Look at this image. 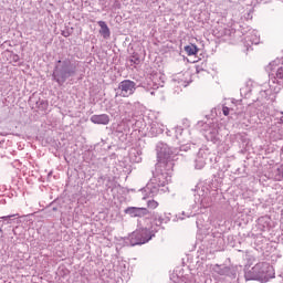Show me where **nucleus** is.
<instances>
[{
  "mask_svg": "<svg viewBox=\"0 0 283 283\" xmlns=\"http://www.w3.org/2000/svg\"><path fill=\"white\" fill-rule=\"evenodd\" d=\"M165 132V126L158 124V123H153L150 127V134L153 136H158V134H163Z\"/></svg>",
  "mask_w": 283,
  "mask_h": 283,
  "instance_id": "nucleus-14",
  "label": "nucleus"
},
{
  "mask_svg": "<svg viewBox=\"0 0 283 283\" xmlns=\"http://www.w3.org/2000/svg\"><path fill=\"white\" fill-rule=\"evenodd\" d=\"M130 158H132V160H134V158L132 157V155H130Z\"/></svg>",
  "mask_w": 283,
  "mask_h": 283,
  "instance_id": "nucleus-33",
  "label": "nucleus"
},
{
  "mask_svg": "<svg viewBox=\"0 0 283 283\" xmlns=\"http://www.w3.org/2000/svg\"><path fill=\"white\" fill-rule=\"evenodd\" d=\"M182 127H176L175 128V136H176V138H177V140H180V137L182 136Z\"/></svg>",
  "mask_w": 283,
  "mask_h": 283,
  "instance_id": "nucleus-22",
  "label": "nucleus"
},
{
  "mask_svg": "<svg viewBox=\"0 0 283 283\" xmlns=\"http://www.w3.org/2000/svg\"><path fill=\"white\" fill-rule=\"evenodd\" d=\"M136 92V82L132 80H124L115 88V96H120L122 98H129Z\"/></svg>",
  "mask_w": 283,
  "mask_h": 283,
  "instance_id": "nucleus-6",
  "label": "nucleus"
},
{
  "mask_svg": "<svg viewBox=\"0 0 283 283\" xmlns=\"http://www.w3.org/2000/svg\"><path fill=\"white\" fill-rule=\"evenodd\" d=\"M273 92H277V88L270 85V88L264 87L260 91V96L261 98H269L273 95Z\"/></svg>",
  "mask_w": 283,
  "mask_h": 283,
  "instance_id": "nucleus-16",
  "label": "nucleus"
},
{
  "mask_svg": "<svg viewBox=\"0 0 283 283\" xmlns=\"http://www.w3.org/2000/svg\"><path fill=\"white\" fill-rule=\"evenodd\" d=\"M182 76H185V74L180 73L177 76V80L175 78V81H178V84L181 85L182 87H187L188 83L182 80Z\"/></svg>",
  "mask_w": 283,
  "mask_h": 283,
  "instance_id": "nucleus-20",
  "label": "nucleus"
},
{
  "mask_svg": "<svg viewBox=\"0 0 283 283\" xmlns=\"http://www.w3.org/2000/svg\"><path fill=\"white\" fill-rule=\"evenodd\" d=\"M269 76L274 78L279 85H283V63L282 60L276 59L266 66Z\"/></svg>",
  "mask_w": 283,
  "mask_h": 283,
  "instance_id": "nucleus-5",
  "label": "nucleus"
},
{
  "mask_svg": "<svg viewBox=\"0 0 283 283\" xmlns=\"http://www.w3.org/2000/svg\"><path fill=\"white\" fill-rule=\"evenodd\" d=\"M154 237V230L151 228H143L136 230L129 235L130 247H136V244H146Z\"/></svg>",
  "mask_w": 283,
  "mask_h": 283,
  "instance_id": "nucleus-4",
  "label": "nucleus"
},
{
  "mask_svg": "<svg viewBox=\"0 0 283 283\" xmlns=\"http://www.w3.org/2000/svg\"><path fill=\"white\" fill-rule=\"evenodd\" d=\"M98 25L101 28L99 33L102 34V36H104L105 39H109V27H107V23H105V21H99Z\"/></svg>",
  "mask_w": 283,
  "mask_h": 283,
  "instance_id": "nucleus-15",
  "label": "nucleus"
},
{
  "mask_svg": "<svg viewBox=\"0 0 283 283\" xmlns=\"http://www.w3.org/2000/svg\"><path fill=\"white\" fill-rule=\"evenodd\" d=\"M140 160H143V158H140V157H135V159H133V163H140Z\"/></svg>",
  "mask_w": 283,
  "mask_h": 283,
  "instance_id": "nucleus-28",
  "label": "nucleus"
},
{
  "mask_svg": "<svg viewBox=\"0 0 283 283\" xmlns=\"http://www.w3.org/2000/svg\"><path fill=\"white\" fill-rule=\"evenodd\" d=\"M244 277L247 281L256 280L259 282H269L275 277L273 266L266 262H259L251 269L245 271Z\"/></svg>",
  "mask_w": 283,
  "mask_h": 283,
  "instance_id": "nucleus-2",
  "label": "nucleus"
},
{
  "mask_svg": "<svg viewBox=\"0 0 283 283\" xmlns=\"http://www.w3.org/2000/svg\"><path fill=\"white\" fill-rule=\"evenodd\" d=\"M251 43H253L254 45H258L260 43V34L258 33V31H253L252 35L250 38Z\"/></svg>",
  "mask_w": 283,
  "mask_h": 283,
  "instance_id": "nucleus-19",
  "label": "nucleus"
},
{
  "mask_svg": "<svg viewBox=\"0 0 283 283\" xmlns=\"http://www.w3.org/2000/svg\"><path fill=\"white\" fill-rule=\"evenodd\" d=\"M125 213L130 216V218H143L144 216H147L149 211L147 210V208L130 207L125 210Z\"/></svg>",
  "mask_w": 283,
  "mask_h": 283,
  "instance_id": "nucleus-7",
  "label": "nucleus"
},
{
  "mask_svg": "<svg viewBox=\"0 0 283 283\" xmlns=\"http://www.w3.org/2000/svg\"><path fill=\"white\" fill-rule=\"evenodd\" d=\"M269 224H271V218L265 216L258 219V229H260V231H266Z\"/></svg>",
  "mask_w": 283,
  "mask_h": 283,
  "instance_id": "nucleus-13",
  "label": "nucleus"
},
{
  "mask_svg": "<svg viewBox=\"0 0 283 283\" xmlns=\"http://www.w3.org/2000/svg\"><path fill=\"white\" fill-rule=\"evenodd\" d=\"M157 165L154 177L144 188L145 193L154 198L158 193H165L169 191L167 185L171 182V174L174 171V161H171V155L169 154V146L165 143L157 145Z\"/></svg>",
  "mask_w": 283,
  "mask_h": 283,
  "instance_id": "nucleus-1",
  "label": "nucleus"
},
{
  "mask_svg": "<svg viewBox=\"0 0 283 283\" xmlns=\"http://www.w3.org/2000/svg\"><path fill=\"white\" fill-rule=\"evenodd\" d=\"M185 52L188 54V56H193L198 54V46L196 44H189L185 46Z\"/></svg>",
  "mask_w": 283,
  "mask_h": 283,
  "instance_id": "nucleus-18",
  "label": "nucleus"
},
{
  "mask_svg": "<svg viewBox=\"0 0 283 283\" xmlns=\"http://www.w3.org/2000/svg\"><path fill=\"white\" fill-rule=\"evenodd\" d=\"M143 200H147V197H143Z\"/></svg>",
  "mask_w": 283,
  "mask_h": 283,
  "instance_id": "nucleus-29",
  "label": "nucleus"
},
{
  "mask_svg": "<svg viewBox=\"0 0 283 283\" xmlns=\"http://www.w3.org/2000/svg\"><path fill=\"white\" fill-rule=\"evenodd\" d=\"M147 207H148V209H157L158 201H156V200H148L147 201Z\"/></svg>",
  "mask_w": 283,
  "mask_h": 283,
  "instance_id": "nucleus-21",
  "label": "nucleus"
},
{
  "mask_svg": "<svg viewBox=\"0 0 283 283\" xmlns=\"http://www.w3.org/2000/svg\"><path fill=\"white\" fill-rule=\"evenodd\" d=\"M0 233H1V228H0Z\"/></svg>",
  "mask_w": 283,
  "mask_h": 283,
  "instance_id": "nucleus-34",
  "label": "nucleus"
},
{
  "mask_svg": "<svg viewBox=\"0 0 283 283\" xmlns=\"http://www.w3.org/2000/svg\"><path fill=\"white\" fill-rule=\"evenodd\" d=\"M165 222V219L163 217H159L157 219V224H163Z\"/></svg>",
  "mask_w": 283,
  "mask_h": 283,
  "instance_id": "nucleus-26",
  "label": "nucleus"
},
{
  "mask_svg": "<svg viewBox=\"0 0 283 283\" xmlns=\"http://www.w3.org/2000/svg\"><path fill=\"white\" fill-rule=\"evenodd\" d=\"M76 74V67L72 65L69 60L57 61L53 72V78L59 83V85H63L70 78V76H74Z\"/></svg>",
  "mask_w": 283,
  "mask_h": 283,
  "instance_id": "nucleus-3",
  "label": "nucleus"
},
{
  "mask_svg": "<svg viewBox=\"0 0 283 283\" xmlns=\"http://www.w3.org/2000/svg\"><path fill=\"white\" fill-rule=\"evenodd\" d=\"M179 219H180V220H185V218H182V217H179Z\"/></svg>",
  "mask_w": 283,
  "mask_h": 283,
  "instance_id": "nucleus-31",
  "label": "nucleus"
},
{
  "mask_svg": "<svg viewBox=\"0 0 283 283\" xmlns=\"http://www.w3.org/2000/svg\"><path fill=\"white\" fill-rule=\"evenodd\" d=\"M189 149H191V145L189 144L181 145L179 150L178 149L171 150V148H169L171 163H174V160L176 159V156H182V151H189Z\"/></svg>",
  "mask_w": 283,
  "mask_h": 283,
  "instance_id": "nucleus-11",
  "label": "nucleus"
},
{
  "mask_svg": "<svg viewBox=\"0 0 283 283\" xmlns=\"http://www.w3.org/2000/svg\"><path fill=\"white\" fill-rule=\"evenodd\" d=\"M14 216H17V214H11V216L2 217V220H10V218H14Z\"/></svg>",
  "mask_w": 283,
  "mask_h": 283,
  "instance_id": "nucleus-27",
  "label": "nucleus"
},
{
  "mask_svg": "<svg viewBox=\"0 0 283 283\" xmlns=\"http://www.w3.org/2000/svg\"><path fill=\"white\" fill-rule=\"evenodd\" d=\"M213 273L218 275H227L228 277H235V272L229 266L214 265L212 268Z\"/></svg>",
  "mask_w": 283,
  "mask_h": 283,
  "instance_id": "nucleus-8",
  "label": "nucleus"
},
{
  "mask_svg": "<svg viewBox=\"0 0 283 283\" xmlns=\"http://www.w3.org/2000/svg\"><path fill=\"white\" fill-rule=\"evenodd\" d=\"M182 216H186V212H182Z\"/></svg>",
  "mask_w": 283,
  "mask_h": 283,
  "instance_id": "nucleus-32",
  "label": "nucleus"
},
{
  "mask_svg": "<svg viewBox=\"0 0 283 283\" xmlns=\"http://www.w3.org/2000/svg\"><path fill=\"white\" fill-rule=\"evenodd\" d=\"M222 112H223V115H224V116H228V114H229V107L224 106V107L222 108Z\"/></svg>",
  "mask_w": 283,
  "mask_h": 283,
  "instance_id": "nucleus-24",
  "label": "nucleus"
},
{
  "mask_svg": "<svg viewBox=\"0 0 283 283\" xmlns=\"http://www.w3.org/2000/svg\"><path fill=\"white\" fill-rule=\"evenodd\" d=\"M196 206L192 209H207L211 206V199L209 197L197 196L195 199Z\"/></svg>",
  "mask_w": 283,
  "mask_h": 283,
  "instance_id": "nucleus-9",
  "label": "nucleus"
},
{
  "mask_svg": "<svg viewBox=\"0 0 283 283\" xmlns=\"http://www.w3.org/2000/svg\"><path fill=\"white\" fill-rule=\"evenodd\" d=\"M196 213H198V210H195V212H190V213L187 212V213H186V217H187V218H191V216H196Z\"/></svg>",
  "mask_w": 283,
  "mask_h": 283,
  "instance_id": "nucleus-25",
  "label": "nucleus"
},
{
  "mask_svg": "<svg viewBox=\"0 0 283 283\" xmlns=\"http://www.w3.org/2000/svg\"><path fill=\"white\" fill-rule=\"evenodd\" d=\"M276 120H277V123L283 124V113L276 114Z\"/></svg>",
  "mask_w": 283,
  "mask_h": 283,
  "instance_id": "nucleus-23",
  "label": "nucleus"
},
{
  "mask_svg": "<svg viewBox=\"0 0 283 283\" xmlns=\"http://www.w3.org/2000/svg\"><path fill=\"white\" fill-rule=\"evenodd\" d=\"M207 140H210L216 145V143H220V133L218 132V128H212L208 134L206 135Z\"/></svg>",
  "mask_w": 283,
  "mask_h": 283,
  "instance_id": "nucleus-12",
  "label": "nucleus"
},
{
  "mask_svg": "<svg viewBox=\"0 0 283 283\" xmlns=\"http://www.w3.org/2000/svg\"><path fill=\"white\" fill-rule=\"evenodd\" d=\"M179 219H180V220H185V218H182V217H179Z\"/></svg>",
  "mask_w": 283,
  "mask_h": 283,
  "instance_id": "nucleus-30",
  "label": "nucleus"
},
{
  "mask_svg": "<svg viewBox=\"0 0 283 283\" xmlns=\"http://www.w3.org/2000/svg\"><path fill=\"white\" fill-rule=\"evenodd\" d=\"M205 165H207V163L205 161V157H202V151H199L195 159V169H203Z\"/></svg>",
  "mask_w": 283,
  "mask_h": 283,
  "instance_id": "nucleus-17",
  "label": "nucleus"
},
{
  "mask_svg": "<svg viewBox=\"0 0 283 283\" xmlns=\"http://www.w3.org/2000/svg\"><path fill=\"white\" fill-rule=\"evenodd\" d=\"M91 123H94V125H109V115H93L91 116Z\"/></svg>",
  "mask_w": 283,
  "mask_h": 283,
  "instance_id": "nucleus-10",
  "label": "nucleus"
}]
</instances>
